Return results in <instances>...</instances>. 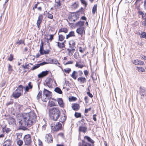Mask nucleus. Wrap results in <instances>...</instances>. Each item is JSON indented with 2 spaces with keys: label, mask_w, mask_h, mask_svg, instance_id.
Here are the masks:
<instances>
[{
  "label": "nucleus",
  "mask_w": 146,
  "mask_h": 146,
  "mask_svg": "<svg viewBox=\"0 0 146 146\" xmlns=\"http://www.w3.org/2000/svg\"><path fill=\"white\" fill-rule=\"evenodd\" d=\"M23 117L25 122V125L27 126H30L32 125L33 122H34L36 119V114L33 112L25 113Z\"/></svg>",
  "instance_id": "f257e3e1"
},
{
  "label": "nucleus",
  "mask_w": 146,
  "mask_h": 146,
  "mask_svg": "<svg viewBox=\"0 0 146 146\" xmlns=\"http://www.w3.org/2000/svg\"><path fill=\"white\" fill-rule=\"evenodd\" d=\"M60 111L58 108H53L49 110V116L50 118L54 121H57L60 116Z\"/></svg>",
  "instance_id": "f03ea898"
},
{
  "label": "nucleus",
  "mask_w": 146,
  "mask_h": 146,
  "mask_svg": "<svg viewBox=\"0 0 146 146\" xmlns=\"http://www.w3.org/2000/svg\"><path fill=\"white\" fill-rule=\"evenodd\" d=\"M83 8H81L78 11L75 12H73L70 13L68 17V19L71 21L75 22L78 20L80 16L79 13L81 11H82Z\"/></svg>",
  "instance_id": "7ed1b4c3"
},
{
  "label": "nucleus",
  "mask_w": 146,
  "mask_h": 146,
  "mask_svg": "<svg viewBox=\"0 0 146 146\" xmlns=\"http://www.w3.org/2000/svg\"><path fill=\"white\" fill-rule=\"evenodd\" d=\"M62 124L60 122H57L56 124H52L51 129L53 131L57 132L62 129Z\"/></svg>",
  "instance_id": "20e7f679"
},
{
  "label": "nucleus",
  "mask_w": 146,
  "mask_h": 146,
  "mask_svg": "<svg viewBox=\"0 0 146 146\" xmlns=\"http://www.w3.org/2000/svg\"><path fill=\"white\" fill-rule=\"evenodd\" d=\"M43 93V95L42 100L43 102H46L50 98V95L51 93L47 89H44Z\"/></svg>",
  "instance_id": "39448f33"
},
{
  "label": "nucleus",
  "mask_w": 146,
  "mask_h": 146,
  "mask_svg": "<svg viewBox=\"0 0 146 146\" xmlns=\"http://www.w3.org/2000/svg\"><path fill=\"white\" fill-rule=\"evenodd\" d=\"M23 140L25 145L27 146L30 145L32 142L31 135L28 134L25 135L23 138Z\"/></svg>",
  "instance_id": "423d86ee"
},
{
  "label": "nucleus",
  "mask_w": 146,
  "mask_h": 146,
  "mask_svg": "<svg viewBox=\"0 0 146 146\" xmlns=\"http://www.w3.org/2000/svg\"><path fill=\"white\" fill-rule=\"evenodd\" d=\"M83 76V74L81 70H79L78 71H73L70 76L74 80H76L78 77L82 76Z\"/></svg>",
  "instance_id": "0eeeda50"
},
{
  "label": "nucleus",
  "mask_w": 146,
  "mask_h": 146,
  "mask_svg": "<svg viewBox=\"0 0 146 146\" xmlns=\"http://www.w3.org/2000/svg\"><path fill=\"white\" fill-rule=\"evenodd\" d=\"M85 31L86 28L83 27H79L76 30V33L82 38L84 36H85L86 34Z\"/></svg>",
  "instance_id": "6e6552de"
},
{
  "label": "nucleus",
  "mask_w": 146,
  "mask_h": 146,
  "mask_svg": "<svg viewBox=\"0 0 146 146\" xmlns=\"http://www.w3.org/2000/svg\"><path fill=\"white\" fill-rule=\"evenodd\" d=\"M43 42L42 41V40H41V43L40 49L39 50V52L40 54L42 55L45 54H48L49 53L50 50L48 49L46 50H43Z\"/></svg>",
  "instance_id": "1a4fd4ad"
},
{
  "label": "nucleus",
  "mask_w": 146,
  "mask_h": 146,
  "mask_svg": "<svg viewBox=\"0 0 146 146\" xmlns=\"http://www.w3.org/2000/svg\"><path fill=\"white\" fill-rule=\"evenodd\" d=\"M45 141L48 143H52L53 139L52 135L50 133L46 134L45 137Z\"/></svg>",
  "instance_id": "9d476101"
},
{
  "label": "nucleus",
  "mask_w": 146,
  "mask_h": 146,
  "mask_svg": "<svg viewBox=\"0 0 146 146\" xmlns=\"http://www.w3.org/2000/svg\"><path fill=\"white\" fill-rule=\"evenodd\" d=\"M54 35H44V38L46 40V42L49 43V42H51L54 39Z\"/></svg>",
  "instance_id": "9b49d317"
},
{
  "label": "nucleus",
  "mask_w": 146,
  "mask_h": 146,
  "mask_svg": "<svg viewBox=\"0 0 146 146\" xmlns=\"http://www.w3.org/2000/svg\"><path fill=\"white\" fill-rule=\"evenodd\" d=\"M43 15L42 14H40L39 15L36 23L37 26L39 29L40 27V24L43 19Z\"/></svg>",
  "instance_id": "f8f14e48"
},
{
  "label": "nucleus",
  "mask_w": 146,
  "mask_h": 146,
  "mask_svg": "<svg viewBox=\"0 0 146 146\" xmlns=\"http://www.w3.org/2000/svg\"><path fill=\"white\" fill-rule=\"evenodd\" d=\"M48 64V63L47 62H44L39 64H36L33 67L31 68V70H34L38 68L40 66H43Z\"/></svg>",
  "instance_id": "ddd939ff"
},
{
  "label": "nucleus",
  "mask_w": 146,
  "mask_h": 146,
  "mask_svg": "<svg viewBox=\"0 0 146 146\" xmlns=\"http://www.w3.org/2000/svg\"><path fill=\"white\" fill-rule=\"evenodd\" d=\"M49 72L47 70L42 71L38 75V77L39 78H41L46 76L48 74Z\"/></svg>",
  "instance_id": "4468645a"
},
{
  "label": "nucleus",
  "mask_w": 146,
  "mask_h": 146,
  "mask_svg": "<svg viewBox=\"0 0 146 146\" xmlns=\"http://www.w3.org/2000/svg\"><path fill=\"white\" fill-rule=\"evenodd\" d=\"M59 117V121L62 123H63L66 121L67 116L65 114H63L62 115H60Z\"/></svg>",
  "instance_id": "2eb2a0df"
},
{
  "label": "nucleus",
  "mask_w": 146,
  "mask_h": 146,
  "mask_svg": "<svg viewBox=\"0 0 146 146\" xmlns=\"http://www.w3.org/2000/svg\"><path fill=\"white\" fill-rule=\"evenodd\" d=\"M78 82L81 84H83L87 81V80L85 77L79 76L77 79Z\"/></svg>",
  "instance_id": "dca6fc26"
},
{
  "label": "nucleus",
  "mask_w": 146,
  "mask_h": 146,
  "mask_svg": "<svg viewBox=\"0 0 146 146\" xmlns=\"http://www.w3.org/2000/svg\"><path fill=\"white\" fill-rule=\"evenodd\" d=\"M72 108L74 110L78 111L80 109V105L77 103L72 104Z\"/></svg>",
  "instance_id": "f3484780"
},
{
  "label": "nucleus",
  "mask_w": 146,
  "mask_h": 146,
  "mask_svg": "<svg viewBox=\"0 0 146 146\" xmlns=\"http://www.w3.org/2000/svg\"><path fill=\"white\" fill-rule=\"evenodd\" d=\"M33 87V86L31 82H29L28 84V86H26L24 90L25 93H27L29 91V90L31 89Z\"/></svg>",
  "instance_id": "a211bd4d"
},
{
  "label": "nucleus",
  "mask_w": 146,
  "mask_h": 146,
  "mask_svg": "<svg viewBox=\"0 0 146 146\" xmlns=\"http://www.w3.org/2000/svg\"><path fill=\"white\" fill-rule=\"evenodd\" d=\"M133 63L135 65H143L144 64L143 61L138 59L134 60L133 61Z\"/></svg>",
  "instance_id": "6ab92c4d"
},
{
  "label": "nucleus",
  "mask_w": 146,
  "mask_h": 146,
  "mask_svg": "<svg viewBox=\"0 0 146 146\" xmlns=\"http://www.w3.org/2000/svg\"><path fill=\"white\" fill-rule=\"evenodd\" d=\"M56 102V100L52 99L49 101L48 103V105L50 107L54 106H56L55 103Z\"/></svg>",
  "instance_id": "aec40b11"
},
{
  "label": "nucleus",
  "mask_w": 146,
  "mask_h": 146,
  "mask_svg": "<svg viewBox=\"0 0 146 146\" xmlns=\"http://www.w3.org/2000/svg\"><path fill=\"white\" fill-rule=\"evenodd\" d=\"M17 91L15 90L13 93L12 96L15 98H18L22 95L21 93H19Z\"/></svg>",
  "instance_id": "412c9836"
},
{
  "label": "nucleus",
  "mask_w": 146,
  "mask_h": 146,
  "mask_svg": "<svg viewBox=\"0 0 146 146\" xmlns=\"http://www.w3.org/2000/svg\"><path fill=\"white\" fill-rule=\"evenodd\" d=\"M66 42L65 40L62 42H60L59 41L56 42L57 43V46L60 48H63L65 47V43Z\"/></svg>",
  "instance_id": "4be33fe9"
},
{
  "label": "nucleus",
  "mask_w": 146,
  "mask_h": 146,
  "mask_svg": "<svg viewBox=\"0 0 146 146\" xmlns=\"http://www.w3.org/2000/svg\"><path fill=\"white\" fill-rule=\"evenodd\" d=\"M7 120L10 124L13 125L16 124L15 119L12 117H10Z\"/></svg>",
  "instance_id": "5701e85b"
},
{
  "label": "nucleus",
  "mask_w": 146,
  "mask_h": 146,
  "mask_svg": "<svg viewBox=\"0 0 146 146\" xmlns=\"http://www.w3.org/2000/svg\"><path fill=\"white\" fill-rule=\"evenodd\" d=\"M11 143V141L10 139H8L4 141L3 146H12Z\"/></svg>",
  "instance_id": "b1692460"
},
{
  "label": "nucleus",
  "mask_w": 146,
  "mask_h": 146,
  "mask_svg": "<svg viewBox=\"0 0 146 146\" xmlns=\"http://www.w3.org/2000/svg\"><path fill=\"white\" fill-rule=\"evenodd\" d=\"M68 29L66 27H62L60 28L58 30V34L59 33L63 32L64 33H67L68 32Z\"/></svg>",
  "instance_id": "393cba45"
},
{
  "label": "nucleus",
  "mask_w": 146,
  "mask_h": 146,
  "mask_svg": "<svg viewBox=\"0 0 146 146\" xmlns=\"http://www.w3.org/2000/svg\"><path fill=\"white\" fill-rule=\"evenodd\" d=\"M79 127H87L86 126V123L84 119H82L81 120L79 121Z\"/></svg>",
  "instance_id": "a878e982"
},
{
  "label": "nucleus",
  "mask_w": 146,
  "mask_h": 146,
  "mask_svg": "<svg viewBox=\"0 0 146 146\" xmlns=\"http://www.w3.org/2000/svg\"><path fill=\"white\" fill-rule=\"evenodd\" d=\"M75 35L74 32L73 31H71L69 32L68 35H66V38L68 39L70 37H75Z\"/></svg>",
  "instance_id": "bb28decb"
},
{
  "label": "nucleus",
  "mask_w": 146,
  "mask_h": 146,
  "mask_svg": "<svg viewBox=\"0 0 146 146\" xmlns=\"http://www.w3.org/2000/svg\"><path fill=\"white\" fill-rule=\"evenodd\" d=\"M87 127H79L78 131L80 133L82 132L85 133L87 131Z\"/></svg>",
  "instance_id": "cd10ccee"
},
{
  "label": "nucleus",
  "mask_w": 146,
  "mask_h": 146,
  "mask_svg": "<svg viewBox=\"0 0 146 146\" xmlns=\"http://www.w3.org/2000/svg\"><path fill=\"white\" fill-rule=\"evenodd\" d=\"M23 88L24 87L23 85H20L18 86L15 91H17V92L19 93H21L22 95L23 92Z\"/></svg>",
  "instance_id": "c85d7f7f"
},
{
  "label": "nucleus",
  "mask_w": 146,
  "mask_h": 146,
  "mask_svg": "<svg viewBox=\"0 0 146 146\" xmlns=\"http://www.w3.org/2000/svg\"><path fill=\"white\" fill-rule=\"evenodd\" d=\"M141 0H136L134 4L135 8L138 10H139L140 9V4L139 2Z\"/></svg>",
  "instance_id": "c756f323"
},
{
  "label": "nucleus",
  "mask_w": 146,
  "mask_h": 146,
  "mask_svg": "<svg viewBox=\"0 0 146 146\" xmlns=\"http://www.w3.org/2000/svg\"><path fill=\"white\" fill-rule=\"evenodd\" d=\"M57 100L59 106L61 107H63L64 106V104L62 99L58 98L57 99Z\"/></svg>",
  "instance_id": "7c9ffc66"
},
{
  "label": "nucleus",
  "mask_w": 146,
  "mask_h": 146,
  "mask_svg": "<svg viewBox=\"0 0 146 146\" xmlns=\"http://www.w3.org/2000/svg\"><path fill=\"white\" fill-rule=\"evenodd\" d=\"M79 146H92V145L91 144L82 140V144L80 143Z\"/></svg>",
  "instance_id": "2f4dec72"
},
{
  "label": "nucleus",
  "mask_w": 146,
  "mask_h": 146,
  "mask_svg": "<svg viewBox=\"0 0 146 146\" xmlns=\"http://www.w3.org/2000/svg\"><path fill=\"white\" fill-rule=\"evenodd\" d=\"M30 65H33V63H29L28 64H27V63H26L25 64V65H22V67L24 68V69H29L32 68H31V66H30Z\"/></svg>",
  "instance_id": "473e14b6"
},
{
  "label": "nucleus",
  "mask_w": 146,
  "mask_h": 146,
  "mask_svg": "<svg viewBox=\"0 0 146 146\" xmlns=\"http://www.w3.org/2000/svg\"><path fill=\"white\" fill-rule=\"evenodd\" d=\"M75 45L76 43L74 40H72L70 41L69 43V47L71 48H74Z\"/></svg>",
  "instance_id": "72a5a7b5"
},
{
  "label": "nucleus",
  "mask_w": 146,
  "mask_h": 146,
  "mask_svg": "<svg viewBox=\"0 0 146 146\" xmlns=\"http://www.w3.org/2000/svg\"><path fill=\"white\" fill-rule=\"evenodd\" d=\"M84 138L86 139L88 141L90 142L91 144H92V146H93L94 144V141L90 137L86 136L84 137Z\"/></svg>",
  "instance_id": "f704fd0d"
},
{
  "label": "nucleus",
  "mask_w": 146,
  "mask_h": 146,
  "mask_svg": "<svg viewBox=\"0 0 146 146\" xmlns=\"http://www.w3.org/2000/svg\"><path fill=\"white\" fill-rule=\"evenodd\" d=\"M85 22L84 21H79L76 23V26L80 27H82L84 25Z\"/></svg>",
  "instance_id": "c9c22d12"
},
{
  "label": "nucleus",
  "mask_w": 146,
  "mask_h": 146,
  "mask_svg": "<svg viewBox=\"0 0 146 146\" xmlns=\"http://www.w3.org/2000/svg\"><path fill=\"white\" fill-rule=\"evenodd\" d=\"M65 37L62 35H59L58 36V40L59 41L62 42L64 39Z\"/></svg>",
  "instance_id": "e433bc0d"
},
{
  "label": "nucleus",
  "mask_w": 146,
  "mask_h": 146,
  "mask_svg": "<svg viewBox=\"0 0 146 146\" xmlns=\"http://www.w3.org/2000/svg\"><path fill=\"white\" fill-rule=\"evenodd\" d=\"M16 135L17 136L16 140H19L22 138L23 134L21 133H16Z\"/></svg>",
  "instance_id": "4c0bfd02"
},
{
  "label": "nucleus",
  "mask_w": 146,
  "mask_h": 146,
  "mask_svg": "<svg viewBox=\"0 0 146 146\" xmlns=\"http://www.w3.org/2000/svg\"><path fill=\"white\" fill-rule=\"evenodd\" d=\"M54 91L55 92L59 94H62V92L61 89L58 87L56 88L54 90Z\"/></svg>",
  "instance_id": "58836bf2"
},
{
  "label": "nucleus",
  "mask_w": 146,
  "mask_h": 146,
  "mask_svg": "<svg viewBox=\"0 0 146 146\" xmlns=\"http://www.w3.org/2000/svg\"><path fill=\"white\" fill-rule=\"evenodd\" d=\"M97 4H95L93 7L92 9V13L93 15L94 14L97 10Z\"/></svg>",
  "instance_id": "ea45409f"
},
{
  "label": "nucleus",
  "mask_w": 146,
  "mask_h": 146,
  "mask_svg": "<svg viewBox=\"0 0 146 146\" xmlns=\"http://www.w3.org/2000/svg\"><path fill=\"white\" fill-rule=\"evenodd\" d=\"M17 144L19 146H22L23 143V141L21 139L17 140Z\"/></svg>",
  "instance_id": "a19ab883"
},
{
  "label": "nucleus",
  "mask_w": 146,
  "mask_h": 146,
  "mask_svg": "<svg viewBox=\"0 0 146 146\" xmlns=\"http://www.w3.org/2000/svg\"><path fill=\"white\" fill-rule=\"evenodd\" d=\"M79 6L77 2H75L71 5V8L73 9H76Z\"/></svg>",
  "instance_id": "79ce46f5"
},
{
  "label": "nucleus",
  "mask_w": 146,
  "mask_h": 146,
  "mask_svg": "<svg viewBox=\"0 0 146 146\" xmlns=\"http://www.w3.org/2000/svg\"><path fill=\"white\" fill-rule=\"evenodd\" d=\"M47 18L48 19H52L53 18V16L52 14H51L50 13V11H48L47 12Z\"/></svg>",
  "instance_id": "37998d69"
},
{
  "label": "nucleus",
  "mask_w": 146,
  "mask_h": 146,
  "mask_svg": "<svg viewBox=\"0 0 146 146\" xmlns=\"http://www.w3.org/2000/svg\"><path fill=\"white\" fill-rule=\"evenodd\" d=\"M8 71L9 74H11L12 72L13 71V66L10 64H8Z\"/></svg>",
  "instance_id": "c03bdc74"
},
{
  "label": "nucleus",
  "mask_w": 146,
  "mask_h": 146,
  "mask_svg": "<svg viewBox=\"0 0 146 146\" xmlns=\"http://www.w3.org/2000/svg\"><path fill=\"white\" fill-rule=\"evenodd\" d=\"M75 66L80 68H82L84 66V65L82 64H79L78 62H76Z\"/></svg>",
  "instance_id": "a18cd8bd"
},
{
  "label": "nucleus",
  "mask_w": 146,
  "mask_h": 146,
  "mask_svg": "<svg viewBox=\"0 0 146 146\" xmlns=\"http://www.w3.org/2000/svg\"><path fill=\"white\" fill-rule=\"evenodd\" d=\"M137 70L139 72H143L145 71L144 68L142 67H137Z\"/></svg>",
  "instance_id": "49530a36"
},
{
  "label": "nucleus",
  "mask_w": 146,
  "mask_h": 146,
  "mask_svg": "<svg viewBox=\"0 0 146 146\" xmlns=\"http://www.w3.org/2000/svg\"><path fill=\"white\" fill-rule=\"evenodd\" d=\"M71 49H68L67 50L70 54H71V55H72L73 53L75 51V49L74 48Z\"/></svg>",
  "instance_id": "de8ad7c7"
},
{
  "label": "nucleus",
  "mask_w": 146,
  "mask_h": 146,
  "mask_svg": "<svg viewBox=\"0 0 146 146\" xmlns=\"http://www.w3.org/2000/svg\"><path fill=\"white\" fill-rule=\"evenodd\" d=\"M42 92L41 91H40L37 96V99L38 100H39L42 98Z\"/></svg>",
  "instance_id": "09e8293b"
},
{
  "label": "nucleus",
  "mask_w": 146,
  "mask_h": 146,
  "mask_svg": "<svg viewBox=\"0 0 146 146\" xmlns=\"http://www.w3.org/2000/svg\"><path fill=\"white\" fill-rule=\"evenodd\" d=\"M16 44L19 45H20L21 44H23L24 45H25V41L23 40H20L19 41H17L16 42Z\"/></svg>",
  "instance_id": "8fccbe9b"
},
{
  "label": "nucleus",
  "mask_w": 146,
  "mask_h": 146,
  "mask_svg": "<svg viewBox=\"0 0 146 146\" xmlns=\"http://www.w3.org/2000/svg\"><path fill=\"white\" fill-rule=\"evenodd\" d=\"M74 116L76 118L81 117V113L76 112L75 113Z\"/></svg>",
  "instance_id": "3c124183"
},
{
  "label": "nucleus",
  "mask_w": 146,
  "mask_h": 146,
  "mask_svg": "<svg viewBox=\"0 0 146 146\" xmlns=\"http://www.w3.org/2000/svg\"><path fill=\"white\" fill-rule=\"evenodd\" d=\"M140 94L141 96L146 97V91L143 90H142L140 92Z\"/></svg>",
  "instance_id": "603ef678"
},
{
  "label": "nucleus",
  "mask_w": 146,
  "mask_h": 146,
  "mask_svg": "<svg viewBox=\"0 0 146 146\" xmlns=\"http://www.w3.org/2000/svg\"><path fill=\"white\" fill-rule=\"evenodd\" d=\"M139 15H141L142 16V18L144 19L146 17L145 16H146V15H144V13L142 11H139L138 12Z\"/></svg>",
  "instance_id": "864d4df0"
},
{
  "label": "nucleus",
  "mask_w": 146,
  "mask_h": 146,
  "mask_svg": "<svg viewBox=\"0 0 146 146\" xmlns=\"http://www.w3.org/2000/svg\"><path fill=\"white\" fill-rule=\"evenodd\" d=\"M141 34V36H140V38H145L146 39V33L143 32H142Z\"/></svg>",
  "instance_id": "5fc2aeb1"
},
{
  "label": "nucleus",
  "mask_w": 146,
  "mask_h": 146,
  "mask_svg": "<svg viewBox=\"0 0 146 146\" xmlns=\"http://www.w3.org/2000/svg\"><path fill=\"white\" fill-rule=\"evenodd\" d=\"M14 59L13 55L12 54H11L10 55L9 57L8 58V60L9 61H11Z\"/></svg>",
  "instance_id": "6e6d98bb"
},
{
  "label": "nucleus",
  "mask_w": 146,
  "mask_h": 146,
  "mask_svg": "<svg viewBox=\"0 0 146 146\" xmlns=\"http://www.w3.org/2000/svg\"><path fill=\"white\" fill-rule=\"evenodd\" d=\"M80 1L82 4L84 5L85 7H86L88 3L87 2H86L85 0H80Z\"/></svg>",
  "instance_id": "4d7b16f0"
},
{
  "label": "nucleus",
  "mask_w": 146,
  "mask_h": 146,
  "mask_svg": "<svg viewBox=\"0 0 146 146\" xmlns=\"http://www.w3.org/2000/svg\"><path fill=\"white\" fill-rule=\"evenodd\" d=\"M77 98L71 96L69 98V100L70 101H75L76 100Z\"/></svg>",
  "instance_id": "13d9d810"
},
{
  "label": "nucleus",
  "mask_w": 146,
  "mask_h": 146,
  "mask_svg": "<svg viewBox=\"0 0 146 146\" xmlns=\"http://www.w3.org/2000/svg\"><path fill=\"white\" fill-rule=\"evenodd\" d=\"M3 132L5 131L6 133H8L10 132L11 131V129L9 128H6L5 129L4 128H3Z\"/></svg>",
  "instance_id": "bf43d9fd"
},
{
  "label": "nucleus",
  "mask_w": 146,
  "mask_h": 146,
  "mask_svg": "<svg viewBox=\"0 0 146 146\" xmlns=\"http://www.w3.org/2000/svg\"><path fill=\"white\" fill-rule=\"evenodd\" d=\"M79 52L81 53H83L84 51L85 50V48H83L81 46L78 47Z\"/></svg>",
  "instance_id": "052dcab7"
},
{
  "label": "nucleus",
  "mask_w": 146,
  "mask_h": 146,
  "mask_svg": "<svg viewBox=\"0 0 146 146\" xmlns=\"http://www.w3.org/2000/svg\"><path fill=\"white\" fill-rule=\"evenodd\" d=\"M79 56V54L78 53L76 52H75L74 55V57L76 59H78Z\"/></svg>",
  "instance_id": "680f3d73"
},
{
  "label": "nucleus",
  "mask_w": 146,
  "mask_h": 146,
  "mask_svg": "<svg viewBox=\"0 0 146 146\" xmlns=\"http://www.w3.org/2000/svg\"><path fill=\"white\" fill-rule=\"evenodd\" d=\"M64 72L66 73H69L71 71V69L70 68H67L65 69L64 70Z\"/></svg>",
  "instance_id": "e2e57ef3"
},
{
  "label": "nucleus",
  "mask_w": 146,
  "mask_h": 146,
  "mask_svg": "<svg viewBox=\"0 0 146 146\" xmlns=\"http://www.w3.org/2000/svg\"><path fill=\"white\" fill-rule=\"evenodd\" d=\"M13 101L9 102L6 104V106H7L9 105L12 104H13Z\"/></svg>",
  "instance_id": "0e129e2a"
},
{
  "label": "nucleus",
  "mask_w": 146,
  "mask_h": 146,
  "mask_svg": "<svg viewBox=\"0 0 146 146\" xmlns=\"http://www.w3.org/2000/svg\"><path fill=\"white\" fill-rule=\"evenodd\" d=\"M56 6L57 7H60L61 6V3L60 0H59L58 1L56 2Z\"/></svg>",
  "instance_id": "69168bd1"
},
{
  "label": "nucleus",
  "mask_w": 146,
  "mask_h": 146,
  "mask_svg": "<svg viewBox=\"0 0 146 146\" xmlns=\"http://www.w3.org/2000/svg\"><path fill=\"white\" fill-rule=\"evenodd\" d=\"M143 19H145V21L142 23V24L143 25L146 27V17H145Z\"/></svg>",
  "instance_id": "338daca9"
},
{
  "label": "nucleus",
  "mask_w": 146,
  "mask_h": 146,
  "mask_svg": "<svg viewBox=\"0 0 146 146\" xmlns=\"http://www.w3.org/2000/svg\"><path fill=\"white\" fill-rule=\"evenodd\" d=\"M58 135L60 136L62 138H64V133L62 132L59 133L58 134Z\"/></svg>",
  "instance_id": "774afa93"
}]
</instances>
